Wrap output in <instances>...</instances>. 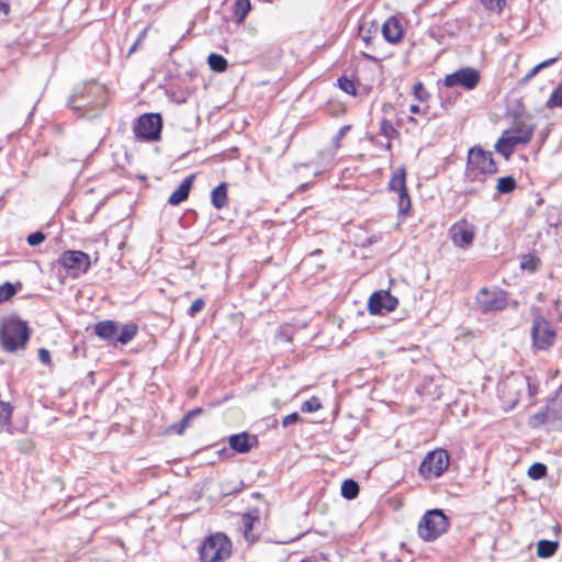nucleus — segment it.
<instances>
[{"label": "nucleus", "instance_id": "f257e3e1", "mask_svg": "<svg viewBox=\"0 0 562 562\" xmlns=\"http://www.w3.org/2000/svg\"><path fill=\"white\" fill-rule=\"evenodd\" d=\"M535 127L522 121L514 123L513 127L503 132L502 136L495 144V150L509 159L517 145L528 144L533 135Z\"/></svg>", "mask_w": 562, "mask_h": 562}, {"label": "nucleus", "instance_id": "f03ea898", "mask_svg": "<svg viewBox=\"0 0 562 562\" xmlns=\"http://www.w3.org/2000/svg\"><path fill=\"white\" fill-rule=\"evenodd\" d=\"M30 338V328L26 322L11 317L2 323L0 341L3 349L14 352L24 348Z\"/></svg>", "mask_w": 562, "mask_h": 562}, {"label": "nucleus", "instance_id": "7ed1b4c3", "mask_svg": "<svg viewBox=\"0 0 562 562\" xmlns=\"http://www.w3.org/2000/svg\"><path fill=\"white\" fill-rule=\"evenodd\" d=\"M528 386V375L522 373L506 376L497 386L498 396L505 411H510L520 401Z\"/></svg>", "mask_w": 562, "mask_h": 562}, {"label": "nucleus", "instance_id": "20e7f679", "mask_svg": "<svg viewBox=\"0 0 562 562\" xmlns=\"http://www.w3.org/2000/svg\"><path fill=\"white\" fill-rule=\"evenodd\" d=\"M449 527V519L441 509L427 510L417 526L418 536L425 541H434Z\"/></svg>", "mask_w": 562, "mask_h": 562}, {"label": "nucleus", "instance_id": "39448f33", "mask_svg": "<svg viewBox=\"0 0 562 562\" xmlns=\"http://www.w3.org/2000/svg\"><path fill=\"white\" fill-rule=\"evenodd\" d=\"M232 543L229 539L221 532L212 535L205 539L200 548V559L203 562H218L228 558Z\"/></svg>", "mask_w": 562, "mask_h": 562}, {"label": "nucleus", "instance_id": "423d86ee", "mask_svg": "<svg viewBox=\"0 0 562 562\" xmlns=\"http://www.w3.org/2000/svg\"><path fill=\"white\" fill-rule=\"evenodd\" d=\"M450 458L445 449H435L426 454L419 465V474L426 479L439 477L448 469Z\"/></svg>", "mask_w": 562, "mask_h": 562}, {"label": "nucleus", "instance_id": "0eeeda50", "mask_svg": "<svg viewBox=\"0 0 562 562\" xmlns=\"http://www.w3.org/2000/svg\"><path fill=\"white\" fill-rule=\"evenodd\" d=\"M483 313L503 311L508 304V294L499 288H482L475 297Z\"/></svg>", "mask_w": 562, "mask_h": 562}, {"label": "nucleus", "instance_id": "6e6552de", "mask_svg": "<svg viewBox=\"0 0 562 562\" xmlns=\"http://www.w3.org/2000/svg\"><path fill=\"white\" fill-rule=\"evenodd\" d=\"M555 329L542 315L535 316L531 326L532 346L538 350H547L554 345Z\"/></svg>", "mask_w": 562, "mask_h": 562}, {"label": "nucleus", "instance_id": "1a4fd4ad", "mask_svg": "<svg viewBox=\"0 0 562 562\" xmlns=\"http://www.w3.org/2000/svg\"><path fill=\"white\" fill-rule=\"evenodd\" d=\"M162 120L158 113H146L140 115L135 125L134 133L136 137L146 140H158L160 138Z\"/></svg>", "mask_w": 562, "mask_h": 562}, {"label": "nucleus", "instance_id": "9d476101", "mask_svg": "<svg viewBox=\"0 0 562 562\" xmlns=\"http://www.w3.org/2000/svg\"><path fill=\"white\" fill-rule=\"evenodd\" d=\"M389 189L398 194V213L401 215H407L411 210V198L406 188V169L400 167L392 175Z\"/></svg>", "mask_w": 562, "mask_h": 562}, {"label": "nucleus", "instance_id": "9b49d317", "mask_svg": "<svg viewBox=\"0 0 562 562\" xmlns=\"http://www.w3.org/2000/svg\"><path fill=\"white\" fill-rule=\"evenodd\" d=\"M468 169L470 172L495 173L497 165L493 159L491 151H485L480 147H473L468 155Z\"/></svg>", "mask_w": 562, "mask_h": 562}, {"label": "nucleus", "instance_id": "f8f14e48", "mask_svg": "<svg viewBox=\"0 0 562 562\" xmlns=\"http://www.w3.org/2000/svg\"><path fill=\"white\" fill-rule=\"evenodd\" d=\"M58 262L75 278L86 273L90 268V257L80 250L64 251Z\"/></svg>", "mask_w": 562, "mask_h": 562}, {"label": "nucleus", "instance_id": "ddd939ff", "mask_svg": "<svg viewBox=\"0 0 562 562\" xmlns=\"http://www.w3.org/2000/svg\"><path fill=\"white\" fill-rule=\"evenodd\" d=\"M480 72L476 69L464 67L447 75L443 79V85L448 88L461 86L465 90H472L480 82Z\"/></svg>", "mask_w": 562, "mask_h": 562}, {"label": "nucleus", "instance_id": "4468645a", "mask_svg": "<svg viewBox=\"0 0 562 562\" xmlns=\"http://www.w3.org/2000/svg\"><path fill=\"white\" fill-rule=\"evenodd\" d=\"M398 305V299L393 296L389 290L373 292L368 300V311L371 315H380L384 312H392Z\"/></svg>", "mask_w": 562, "mask_h": 562}, {"label": "nucleus", "instance_id": "2eb2a0df", "mask_svg": "<svg viewBox=\"0 0 562 562\" xmlns=\"http://www.w3.org/2000/svg\"><path fill=\"white\" fill-rule=\"evenodd\" d=\"M104 94V88L102 86L92 83L83 87L80 91L72 94L68 101L69 105L72 109H81V108H91L98 109L102 108V102L94 103L90 100L91 95H102Z\"/></svg>", "mask_w": 562, "mask_h": 562}, {"label": "nucleus", "instance_id": "dca6fc26", "mask_svg": "<svg viewBox=\"0 0 562 562\" xmlns=\"http://www.w3.org/2000/svg\"><path fill=\"white\" fill-rule=\"evenodd\" d=\"M452 243L460 248L469 247L474 239L475 227L465 220L453 224L450 228Z\"/></svg>", "mask_w": 562, "mask_h": 562}, {"label": "nucleus", "instance_id": "f3484780", "mask_svg": "<svg viewBox=\"0 0 562 562\" xmlns=\"http://www.w3.org/2000/svg\"><path fill=\"white\" fill-rule=\"evenodd\" d=\"M558 400H552L541 411L537 412L529 418V426L538 428L547 423L557 422L562 418L561 407L557 408Z\"/></svg>", "mask_w": 562, "mask_h": 562}, {"label": "nucleus", "instance_id": "a211bd4d", "mask_svg": "<svg viewBox=\"0 0 562 562\" xmlns=\"http://www.w3.org/2000/svg\"><path fill=\"white\" fill-rule=\"evenodd\" d=\"M94 333L103 340L116 341L119 325L114 321H102L94 325Z\"/></svg>", "mask_w": 562, "mask_h": 562}, {"label": "nucleus", "instance_id": "6ab92c4d", "mask_svg": "<svg viewBox=\"0 0 562 562\" xmlns=\"http://www.w3.org/2000/svg\"><path fill=\"white\" fill-rule=\"evenodd\" d=\"M382 34L387 42L397 43L403 35L398 20L395 18H389L382 25Z\"/></svg>", "mask_w": 562, "mask_h": 562}, {"label": "nucleus", "instance_id": "aec40b11", "mask_svg": "<svg viewBox=\"0 0 562 562\" xmlns=\"http://www.w3.org/2000/svg\"><path fill=\"white\" fill-rule=\"evenodd\" d=\"M193 179V175L186 177L183 181L180 183V186L170 194L168 203L171 205H178L181 202L186 201L189 196Z\"/></svg>", "mask_w": 562, "mask_h": 562}, {"label": "nucleus", "instance_id": "412c9836", "mask_svg": "<svg viewBox=\"0 0 562 562\" xmlns=\"http://www.w3.org/2000/svg\"><path fill=\"white\" fill-rule=\"evenodd\" d=\"M379 135L384 136L387 139V142L383 145V147L386 150H391V148H392L391 139L398 137L400 133L393 126L391 121H389L386 119H382L380 122V126H379Z\"/></svg>", "mask_w": 562, "mask_h": 562}, {"label": "nucleus", "instance_id": "4be33fe9", "mask_svg": "<svg viewBox=\"0 0 562 562\" xmlns=\"http://www.w3.org/2000/svg\"><path fill=\"white\" fill-rule=\"evenodd\" d=\"M251 446L250 436L246 432L229 437V447L239 453L248 452Z\"/></svg>", "mask_w": 562, "mask_h": 562}, {"label": "nucleus", "instance_id": "5701e85b", "mask_svg": "<svg viewBox=\"0 0 562 562\" xmlns=\"http://www.w3.org/2000/svg\"><path fill=\"white\" fill-rule=\"evenodd\" d=\"M212 204L215 209L221 210L227 202V186L221 183L213 189L211 193Z\"/></svg>", "mask_w": 562, "mask_h": 562}, {"label": "nucleus", "instance_id": "b1692460", "mask_svg": "<svg viewBox=\"0 0 562 562\" xmlns=\"http://www.w3.org/2000/svg\"><path fill=\"white\" fill-rule=\"evenodd\" d=\"M137 331H138L137 325H135L133 323L125 324L121 327V329L119 328V333L116 335V341L125 345L134 339Z\"/></svg>", "mask_w": 562, "mask_h": 562}, {"label": "nucleus", "instance_id": "393cba45", "mask_svg": "<svg viewBox=\"0 0 562 562\" xmlns=\"http://www.w3.org/2000/svg\"><path fill=\"white\" fill-rule=\"evenodd\" d=\"M559 543L551 540H540L537 546V554L540 558H550L558 550Z\"/></svg>", "mask_w": 562, "mask_h": 562}, {"label": "nucleus", "instance_id": "a878e982", "mask_svg": "<svg viewBox=\"0 0 562 562\" xmlns=\"http://www.w3.org/2000/svg\"><path fill=\"white\" fill-rule=\"evenodd\" d=\"M359 494V485L356 481L348 479L341 484V495L347 499H353Z\"/></svg>", "mask_w": 562, "mask_h": 562}, {"label": "nucleus", "instance_id": "bb28decb", "mask_svg": "<svg viewBox=\"0 0 562 562\" xmlns=\"http://www.w3.org/2000/svg\"><path fill=\"white\" fill-rule=\"evenodd\" d=\"M207 63L210 68L216 72H222L227 68V60L220 54H210L207 57Z\"/></svg>", "mask_w": 562, "mask_h": 562}, {"label": "nucleus", "instance_id": "cd10ccee", "mask_svg": "<svg viewBox=\"0 0 562 562\" xmlns=\"http://www.w3.org/2000/svg\"><path fill=\"white\" fill-rule=\"evenodd\" d=\"M516 180L512 176L499 178L496 184V189L499 193H510L516 188Z\"/></svg>", "mask_w": 562, "mask_h": 562}, {"label": "nucleus", "instance_id": "c85d7f7f", "mask_svg": "<svg viewBox=\"0 0 562 562\" xmlns=\"http://www.w3.org/2000/svg\"><path fill=\"white\" fill-rule=\"evenodd\" d=\"M258 520L257 516H254L251 514H245L241 518L243 527H244V535L246 539L254 540L255 536L252 535V526L255 521Z\"/></svg>", "mask_w": 562, "mask_h": 562}, {"label": "nucleus", "instance_id": "c756f323", "mask_svg": "<svg viewBox=\"0 0 562 562\" xmlns=\"http://www.w3.org/2000/svg\"><path fill=\"white\" fill-rule=\"evenodd\" d=\"M250 1L249 0H236L235 1V16L238 22L244 21L248 12L250 11Z\"/></svg>", "mask_w": 562, "mask_h": 562}, {"label": "nucleus", "instance_id": "7c9ffc66", "mask_svg": "<svg viewBox=\"0 0 562 562\" xmlns=\"http://www.w3.org/2000/svg\"><path fill=\"white\" fill-rule=\"evenodd\" d=\"M12 406L10 403L0 401V425L5 426L10 424L12 416Z\"/></svg>", "mask_w": 562, "mask_h": 562}, {"label": "nucleus", "instance_id": "2f4dec72", "mask_svg": "<svg viewBox=\"0 0 562 562\" xmlns=\"http://www.w3.org/2000/svg\"><path fill=\"white\" fill-rule=\"evenodd\" d=\"M528 476L533 480H540L547 474V467L543 463L536 462L528 469Z\"/></svg>", "mask_w": 562, "mask_h": 562}, {"label": "nucleus", "instance_id": "473e14b6", "mask_svg": "<svg viewBox=\"0 0 562 562\" xmlns=\"http://www.w3.org/2000/svg\"><path fill=\"white\" fill-rule=\"evenodd\" d=\"M540 266V260L533 255H526L522 257L520 267L525 270L536 271Z\"/></svg>", "mask_w": 562, "mask_h": 562}, {"label": "nucleus", "instance_id": "72a5a7b5", "mask_svg": "<svg viewBox=\"0 0 562 562\" xmlns=\"http://www.w3.org/2000/svg\"><path fill=\"white\" fill-rule=\"evenodd\" d=\"M548 108L562 106V82L553 90L547 101Z\"/></svg>", "mask_w": 562, "mask_h": 562}, {"label": "nucleus", "instance_id": "f704fd0d", "mask_svg": "<svg viewBox=\"0 0 562 562\" xmlns=\"http://www.w3.org/2000/svg\"><path fill=\"white\" fill-rule=\"evenodd\" d=\"M338 87L350 95H356L357 93L355 81L345 76L338 79Z\"/></svg>", "mask_w": 562, "mask_h": 562}, {"label": "nucleus", "instance_id": "c9c22d12", "mask_svg": "<svg viewBox=\"0 0 562 562\" xmlns=\"http://www.w3.org/2000/svg\"><path fill=\"white\" fill-rule=\"evenodd\" d=\"M321 407H322L321 401L316 396H313L310 400L302 403L301 411L303 413H314V412H317Z\"/></svg>", "mask_w": 562, "mask_h": 562}, {"label": "nucleus", "instance_id": "e433bc0d", "mask_svg": "<svg viewBox=\"0 0 562 562\" xmlns=\"http://www.w3.org/2000/svg\"><path fill=\"white\" fill-rule=\"evenodd\" d=\"M15 292L14 285L10 282L0 285V303L11 299Z\"/></svg>", "mask_w": 562, "mask_h": 562}, {"label": "nucleus", "instance_id": "4c0bfd02", "mask_svg": "<svg viewBox=\"0 0 562 562\" xmlns=\"http://www.w3.org/2000/svg\"><path fill=\"white\" fill-rule=\"evenodd\" d=\"M485 9L490 11L501 12L506 4L505 0H480Z\"/></svg>", "mask_w": 562, "mask_h": 562}, {"label": "nucleus", "instance_id": "58836bf2", "mask_svg": "<svg viewBox=\"0 0 562 562\" xmlns=\"http://www.w3.org/2000/svg\"><path fill=\"white\" fill-rule=\"evenodd\" d=\"M205 306V301L202 297L194 300L191 306L188 310V315L190 317H194L198 313H200Z\"/></svg>", "mask_w": 562, "mask_h": 562}, {"label": "nucleus", "instance_id": "ea45409f", "mask_svg": "<svg viewBox=\"0 0 562 562\" xmlns=\"http://www.w3.org/2000/svg\"><path fill=\"white\" fill-rule=\"evenodd\" d=\"M189 423H190V420L188 419V417L183 416V418L179 423L170 425L168 430L173 431L178 435H182L184 432V430L187 429Z\"/></svg>", "mask_w": 562, "mask_h": 562}, {"label": "nucleus", "instance_id": "a19ab883", "mask_svg": "<svg viewBox=\"0 0 562 562\" xmlns=\"http://www.w3.org/2000/svg\"><path fill=\"white\" fill-rule=\"evenodd\" d=\"M46 236L43 232H35L27 236L26 240L30 246H38L45 240Z\"/></svg>", "mask_w": 562, "mask_h": 562}, {"label": "nucleus", "instance_id": "79ce46f5", "mask_svg": "<svg viewBox=\"0 0 562 562\" xmlns=\"http://www.w3.org/2000/svg\"><path fill=\"white\" fill-rule=\"evenodd\" d=\"M413 93L420 101L425 100L429 95V93L425 90L424 85L422 82H416L413 86Z\"/></svg>", "mask_w": 562, "mask_h": 562}, {"label": "nucleus", "instance_id": "37998d69", "mask_svg": "<svg viewBox=\"0 0 562 562\" xmlns=\"http://www.w3.org/2000/svg\"><path fill=\"white\" fill-rule=\"evenodd\" d=\"M299 419L300 415L297 413H292L283 418L282 426L289 427L290 425L296 423Z\"/></svg>", "mask_w": 562, "mask_h": 562}, {"label": "nucleus", "instance_id": "c03bdc74", "mask_svg": "<svg viewBox=\"0 0 562 562\" xmlns=\"http://www.w3.org/2000/svg\"><path fill=\"white\" fill-rule=\"evenodd\" d=\"M38 359L42 363L44 364H49L50 363V353L47 349L45 348H41L38 350Z\"/></svg>", "mask_w": 562, "mask_h": 562}, {"label": "nucleus", "instance_id": "a18cd8bd", "mask_svg": "<svg viewBox=\"0 0 562 562\" xmlns=\"http://www.w3.org/2000/svg\"><path fill=\"white\" fill-rule=\"evenodd\" d=\"M529 397H533L538 393V385L532 383L531 379L528 376V386L526 387Z\"/></svg>", "mask_w": 562, "mask_h": 562}, {"label": "nucleus", "instance_id": "49530a36", "mask_svg": "<svg viewBox=\"0 0 562 562\" xmlns=\"http://www.w3.org/2000/svg\"><path fill=\"white\" fill-rule=\"evenodd\" d=\"M0 12L4 15L10 13V3L7 0H0Z\"/></svg>", "mask_w": 562, "mask_h": 562}, {"label": "nucleus", "instance_id": "de8ad7c7", "mask_svg": "<svg viewBox=\"0 0 562 562\" xmlns=\"http://www.w3.org/2000/svg\"><path fill=\"white\" fill-rule=\"evenodd\" d=\"M558 59H559L558 57L546 59L542 63L538 64V67H540V69L547 68L549 66H552L554 63H557Z\"/></svg>", "mask_w": 562, "mask_h": 562}, {"label": "nucleus", "instance_id": "09e8293b", "mask_svg": "<svg viewBox=\"0 0 562 562\" xmlns=\"http://www.w3.org/2000/svg\"><path fill=\"white\" fill-rule=\"evenodd\" d=\"M202 413V408L201 407H198V408H194L190 412H188L184 417H188L189 420H191L193 417L200 415Z\"/></svg>", "mask_w": 562, "mask_h": 562}, {"label": "nucleus", "instance_id": "8fccbe9b", "mask_svg": "<svg viewBox=\"0 0 562 562\" xmlns=\"http://www.w3.org/2000/svg\"><path fill=\"white\" fill-rule=\"evenodd\" d=\"M540 67L535 66L525 77V80L528 81L530 80L531 78H533L539 71H540Z\"/></svg>", "mask_w": 562, "mask_h": 562}, {"label": "nucleus", "instance_id": "3c124183", "mask_svg": "<svg viewBox=\"0 0 562 562\" xmlns=\"http://www.w3.org/2000/svg\"><path fill=\"white\" fill-rule=\"evenodd\" d=\"M349 127L348 126H344L339 130L338 134L336 135L335 139L336 142H338L344 135H345V132L348 130Z\"/></svg>", "mask_w": 562, "mask_h": 562}, {"label": "nucleus", "instance_id": "603ef678", "mask_svg": "<svg viewBox=\"0 0 562 562\" xmlns=\"http://www.w3.org/2000/svg\"><path fill=\"white\" fill-rule=\"evenodd\" d=\"M409 111H411V113L417 114V113H419V112H420V108H419V105H417V104H412V105L409 106Z\"/></svg>", "mask_w": 562, "mask_h": 562}, {"label": "nucleus", "instance_id": "864d4df0", "mask_svg": "<svg viewBox=\"0 0 562 562\" xmlns=\"http://www.w3.org/2000/svg\"><path fill=\"white\" fill-rule=\"evenodd\" d=\"M140 42H142V36H139V37L137 38V41L133 44V46L131 47V49H130L128 54L134 53V52L136 50L137 45H138Z\"/></svg>", "mask_w": 562, "mask_h": 562}]
</instances>
